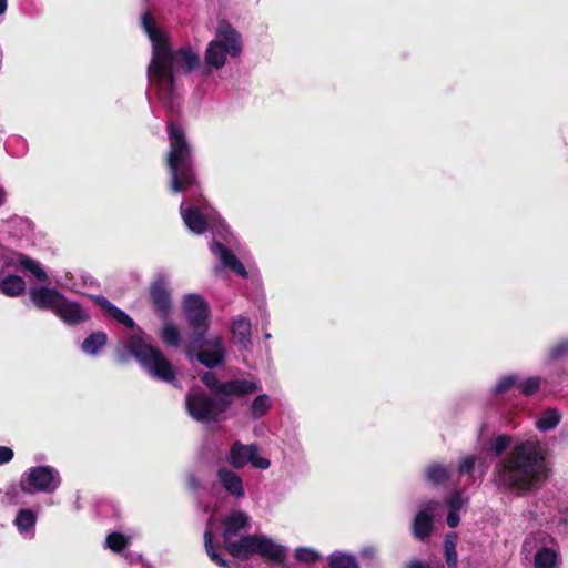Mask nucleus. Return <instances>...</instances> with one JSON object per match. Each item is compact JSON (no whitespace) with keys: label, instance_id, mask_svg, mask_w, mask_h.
Here are the masks:
<instances>
[{"label":"nucleus","instance_id":"2f4dec72","mask_svg":"<svg viewBox=\"0 0 568 568\" xmlns=\"http://www.w3.org/2000/svg\"><path fill=\"white\" fill-rule=\"evenodd\" d=\"M270 407H271V398L267 395L263 394V395L257 396L251 405V413H252L253 418L262 417L263 415L266 414V412L270 409Z\"/></svg>","mask_w":568,"mask_h":568},{"label":"nucleus","instance_id":"f8f14e48","mask_svg":"<svg viewBox=\"0 0 568 568\" xmlns=\"http://www.w3.org/2000/svg\"><path fill=\"white\" fill-rule=\"evenodd\" d=\"M257 453L258 449L256 445H244L236 440L231 447L227 462L235 469L243 468L247 464H251L254 468L267 469L271 465L270 460L260 457Z\"/></svg>","mask_w":568,"mask_h":568},{"label":"nucleus","instance_id":"c9c22d12","mask_svg":"<svg viewBox=\"0 0 568 568\" xmlns=\"http://www.w3.org/2000/svg\"><path fill=\"white\" fill-rule=\"evenodd\" d=\"M539 385L540 379L538 377H530L523 382L521 384H519L518 388L524 395L529 396L537 392Z\"/></svg>","mask_w":568,"mask_h":568},{"label":"nucleus","instance_id":"603ef678","mask_svg":"<svg viewBox=\"0 0 568 568\" xmlns=\"http://www.w3.org/2000/svg\"><path fill=\"white\" fill-rule=\"evenodd\" d=\"M264 336H265V338H270L271 334L266 333Z\"/></svg>","mask_w":568,"mask_h":568},{"label":"nucleus","instance_id":"58836bf2","mask_svg":"<svg viewBox=\"0 0 568 568\" xmlns=\"http://www.w3.org/2000/svg\"><path fill=\"white\" fill-rule=\"evenodd\" d=\"M446 504L449 509L459 511L466 504V500L462 497L459 491H456L446 499Z\"/></svg>","mask_w":568,"mask_h":568},{"label":"nucleus","instance_id":"bb28decb","mask_svg":"<svg viewBox=\"0 0 568 568\" xmlns=\"http://www.w3.org/2000/svg\"><path fill=\"white\" fill-rule=\"evenodd\" d=\"M160 336L163 343L168 346L176 347L180 344V332L178 327L168 320V317H164V324Z\"/></svg>","mask_w":568,"mask_h":568},{"label":"nucleus","instance_id":"f257e3e1","mask_svg":"<svg viewBox=\"0 0 568 568\" xmlns=\"http://www.w3.org/2000/svg\"><path fill=\"white\" fill-rule=\"evenodd\" d=\"M141 27L152 42V60L148 69L150 83L155 87L159 98L174 108L175 73L192 72L200 65L199 54L190 47L172 51L166 34L158 27L150 12L141 17Z\"/></svg>","mask_w":568,"mask_h":568},{"label":"nucleus","instance_id":"09e8293b","mask_svg":"<svg viewBox=\"0 0 568 568\" xmlns=\"http://www.w3.org/2000/svg\"><path fill=\"white\" fill-rule=\"evenodd\" d=\"M6 201V193L3 190H0V206L4 203Z\"/></svg>","mask_w":568,"mask_h":568},{"label":"nucleus","instance_id":"4468645a","mask_svg":"<svg viewBox=\"0 0 568 568\" xmlns=\"http://www.w3.org/2000/svg\"><path fill=\"white\" fill-rule=\"evenodd\" d=\"M250 526V517L247 514L235 510L226 515L223 519V540L225 547L230 542H235L240 537V532Z\"/></svg>","mask_w":568,"mask_h":568},{"label":"nucleus","instance_id":"4c0bfd02","mask_svg":"<svg viewBox=\"0 0 568 568\" xmlns=\"http://www.w3.org/2000/svg\"><path fill=\"white\" fill-rule=\"evenodd\" d=\"M475 463H476L475 456H467V457L463 458L459 464V467H458L459 475L460 476L470 475L471 470L474 469Z\"/></svg>","mask_w":568,"mask_h":568},{"label":"nucleus","instance_id":"a878e982","mask_svg":"<svg viewBox=\"0 0 568 568\" xmlns=\"http://www.w3.org/2000/svg\"><path fill=\"white\" fill-rule=\"evenodd\" d=\"M560 414L557 409H547L536 422V426L541 432L554 429L560 422Z\"/></svg>","mask_w":568,"mask_h":568},{"label":"nucleus","instance_id":"de8ad7c7","mask_svg":"<svg viewBox=\"0 0 568 568\" xmlns=\"http://www.w3.org/2000/svg\"><path fill=\"white\" fill-rule=\"evenodd\" d=\"M7 9V0H0V14H2Z\"/></svg>","mask_w":568,"mask_h":568},{"label":"nucleus","instance_id":"c85d7f7f","mask_svg":"<svg viewBox=\"0 0 568 568\" xmlns=\"http://www.w3.org/2000/svg\"><path fill=\"white\" fill-rule=\"evenodd\" d=\"M426 477L434 484H443L449 479L450 470L446 466L434 464L427 468Z\"/></svg>","mask_w":568,"mask_h":568},{"label":"nucleus","instance_id":"6e6552de","mask_svg":"<svg viewBox=\"0 0 568 568\" xmlns=\"http://www.w3.org/2000/svg\"><path fill=\"white\" fill-rule=\"evenodd\" d=\"M242 51L240 33L226 21H221L216 29L215 39L205 50V62L209 67L221 69L226 62L227 55L236 58Z\"/></svg>","mask_w":568,"mask_h":568},{"label":"nucleus","instance_id":"5701e85b","mask_svg":"<svg viewBox=\"0 0 568 568\" xmlns=\"http://www.w3.org/2000/svg\"><path fill=\"white\" fill-rule=\"evenodd\" d=\"M0 288L8 296H19L26 291V282L18 275H9L1 281Z\"/></svg>","mask_w":568,"mask_h":568},{"label":"nucleus","instance_id":"ea45409f","mask_svg":"<svg viewBox=\"0 0 568 568\" xmlns=\"http://www.w3.org/2000/svg\"><path fill=\"white\" fill-rule=\"evenodd\" d=\"M549 356L552 359H559V358L568 356V342L564 341V342H560L559 344H557L556 346H554L550 349Z\"/></svg>","mask_w":568,"mask_h":568},{"label":"nucleus","instance_id":"dca6fc26","mask_svg":"<svg viewBox=\"0 0 568 568\" xmlns=\"http://www.w3.org/2000/svg\"><path fill=\"white\" fill-rule=\"evenodd\" d=\"M32 303L40 310H50L55 313L60 302L63 300V294L54 288L45 286L32 287L29 291Z\"/></svg>","mask_w":568,"mask_h":568},{"label":"nucleus","instance_id":"ddd939ff","mask_svg":"<svg viewBox=\"0 0 568 568\" xmlns=\"http://www.w3.org/2000/svg\"><path fill=\"white\" fill-rule=\"evenodd\" d=\"M437 501H426L422 505L419 511L414 518L413 535L419 539L425 540L433 531L434 517L439 508Z\"/></svg>","mask_w":568,"mask_h":568},{"label":"nucleus","instance_id":"412c9836","mask_svg":"<svg viewBox=\"0 0 568 568\" xmlns=\"http://www.w3.org/2000/svg\"><path fill=\"white\" fill-rule=\"evenodd\" d=\"M232 335L241 348H247L251 345V322L242 316L233 320Z\"/></svg>","mask_w":568,"mask_h":568},{"label":"nucleus","instance_id":"c03bdc74","mask_svg":"<svg viewBox=\"0 0 568 568\" xmlns=\"http://www.w3.org/2000/svg\"><path fill=\"white\" fill-rule=\"evenodd\" d=\"M93 301L100 305L103 310H105L108 313L115 306L112 304L108 298H105L102 295H95L92 296Z\"/></svg>","mask_w":568,"mask_h":568},{"label":"nucleus","instance_id":"20e7f679","mask_svg":"<svg viewBox=\"0 0 568 568\" xmlns=\"http://www.w3.org/2000/svg\"><path fill=\"white\" fill-rule=\"evenodd\" d=\"M261 389L257 381L253 379H230L219 386L221 398L215 399L204 393H192L186 395V409L192 418L199 422H211L225 412L232 403V396H245Z\"/></svg>","mask_w":568,"mask_h":568},{"label":"nucleus","instance_id":"f704fd0d","mask_svg":"<svg viewBox=\"0 0 568 568\" xmlns=\"http://www.w3.org/2000/svg\"><path fill=\"white\" fill-rule=\"evenodd\" d=\"M511 437L507 435H500L496 437L490 446V450H493L497 456L501 455L508 447H510Z\"/></svg>","mask_w":568,"mask_h":568},{"label":"nucleus","instance_id":"9b49d317","mask_svg":"<svg viewBox=\"0 0 568 568\" xmlns=\"http://www.w3.org/2000/svg\"><path fill=\"white\" fill-rule=\"evenodd\" d=\"M536 548L534 555L535 568H555L559 564V545L550 535L539 531L524 542L525 549Z\"/></svg>","mask_w":568,"mask_h":568},{"label":"nucleus","instance_id":"a211bd4d","mask_svg":"<svg viewBox=\"0 0 568 568\" xmlns=\"http://www.w3.org/2000/svg\"><path fill=\"white\" fill-rule=\"evenodd\" d=\"M151 300L158 311V313L162 317H168L171 301H170V292L165 287V281L163 277L158 278L151 286L150 290Z\"/></svg>","mask_w":568,"mask_h":568},{"label":"nucleus","instance_id":"f3484780","mask_svg":"<svg viewBox=\"0 0 568 568\" xmlns=\"http://www.w3.org/2000/svg\"><path fill=\"white\" fill-rule=\"evenodd\" d=\"M54 314L68 325H78L89 317L78 303L67 300L65 296H63Z\"/></svg>","mask_w":568,"mask_h":568},{"label":"nucleus","instance_id":"aec40b11","mask_svg":"<svg viewBox=\"0 0 568 568\" xmlns=\"http://www.w3.org/2000/svg\"><path fill=\"white\" fill-rule=\"evenodd\" d=\"M14 526L19 534L26 539L34 537V528L37 524V515L30 509H20L14 518Z\"/></svg>","mask_w":568,"mask_h":568},{"label":"nucleus","instance_id":"393cba45","mask_svg":"<svg viewBox=\"0 0 568 568\" xmlns=\"http://www.w3.org/2000/svg\"><path fill=\"white\" fill-rule=\"evenodd\" d=\"M456 544L457 535L455 532L447 534L444 541V552L448 568H457L458 566Z\"/></svg>","mask_w":568,"mask_h":568},{"label":"nucleus","instance_id":"b1692460","mask_svg":"<svg viewBox=\"0 0 568 568\" xmlns=\"http://www.w3.org/2000/svg\"><path fill=\"white\" fill-rule=\"evenodd\" d=\"M106 344V334L95 332L90 334L81 345L82 351L89 355H95Z\"/></svg>","mask_w":568,"mask_h":568},{"label":"nucleus","instance_id":"c756f323","mask_svg":"<svg viewBox=\"0 0 568 568\" xmlns=\"http://www.w3.org/2000/svg\"><path fill=\"white\" fill-rule=\"evenodd\" d=\"M331 568H358L355 557L343 554L334 552L329 556Z\"/></svg>","mask_w":568,"mask_h":568},{"label":"nucleus","instance_id":"7ed1b4c3","mask_svg":"<svg viewBox=\"0 0 568 568\" xmlns=\"http://www.w3.org/2000/svg\"><path fill=\"white\" fill-rule=\"evenodd\" d=\"M183 311L189 327L192 329L185 345L186 355L206 367H216L224 362L225 345L220 335L206 336L209 329L210 307L199 294H187L183 298Z\"/></svg>","mask_w":568,"mask_h":568},{"label":"nucleus","instance_id":"423d86ee","mask_svg":"<svg viewBox=\"0 0 568 568\" xmlns=\"http://www.w3.org/2000/svg\"><path fill=\"white\" fill-rule=\"evenodd\" d=\"M125 348L152 377L168 383L174 382L175 371L171 362L160 349L146 344L141 336L132 335Z\"/></svg>","mask_w":568,"mask_h":568},{"label":"nucleus","instance_id":"9d476101","mask_svg":"<svg viewBox=\"0 0 568 568\" xmlns=\"http://www.w3.org/2000/svg\"><path fill=\"white\" fill-rule=\"evenodd\" d=\"M61 484L57 469L50 466H37L22 475L20 487L24 493H53Z\"/></svg>","mask_w":568,"mask_h":568},{"label":"nucleus","instance_id":"7c9ffc66","mask_svg":"<svg viewBox=\"0 0 568 568\" xmlns=\"http://www.w3.org/2000/svg\"><path fill=\"white\" fill-rule=\"evenodd\" d=\"M19 264L23 266L26 270H28L34 277L41 282L47 281L48 276L47 273L43 271V268L40 266V264L27 256H19L18 260Z\"/></svg>","mask_w":568,"mask_h":568},{"label":"nucleus","instance_id":"8fccbe9b","mask_svg":"<svg viewBox=\"0 0 568 568\" xmlns=\"http://www.w3.org/2000/svg\"><path fill=\"white\" fill-rule=\"evenodd\" d=\"M119 361H120V362H125V361H126V356L124 355V353H121V354L119 355Z\"/></svg>","mask_w":568,"mask_h":568},{"label":"nucleus","instance_id":"cd10ccee","mask_svg":"<svg viewBox=\"0 0 568 568\" xmlns=\"http://www.w3.org/2000/svg\"><path fill=\"white\" fill-rule=\"evenodd\" d=\"M132 536H125L120 532H111L105 538V547L114 552H120L131 542Z\"/></svg>","mask_w":568,"mask_h":568},{"label":"nucleus","instance_id":"79ce46f5","mask_svg":"<svg viewBox=\"0 0 568 568\" xmlns=\"http://www.w3.org/2000/svg\"><path fill=\"white\" fill-rule=\"evenodd\" d=\"M552 524L557 526L564 532L568 531V511H559L552 519Z\"/></svg>","mask_w":568,"mask_h":568},{"label":"nucleus","instance_id":"72a5a7b5","mask_svg":"<svg viewBox=\"0 0 568 568\" xmlns=\"http://www.w3.org/2000/svg\"><path fill=\"white\" fill-rule=\"evenodd\" d=\"M109 315L113 317L116 322L124 325L128 328H134L135 323L134 321L122 310L114 306L110 312Z\"/></svg>","mask_w":568,"mask_h":568},{"label":"nucleus","instance_id":"39448f33","mask_svg":"<svg viewBox=\"0 0 568 568\" xmlns=\"http://www.w3.org/2000/svg\"><path fill=\"white\" fill-rule=\"evenodd\" d=\"M168 136L170 142L168 168L171 175V190L173 192H184L196 184L191 148L183 130L175 123L168 125Z\"/></svg>","mask_w":568,"mask_h":568},{"label":"nucleus","instance_id":"6ab92c4d","mask_svg":"<svg viewBox=\"0 0 568 568\" xmlns=\"http://www.w3.org/2000/svg\"><path fill=\"white\" fill-rule=\"evenodd\" d=\"M211 251L220 258L221 263L241 275L242 277L247 276V272L244 265L239 261V258L223 244L217 241H213L210 245Z\"/></svg>","mask_w":568,"mask_h":568},{"label":"nucleus","instance_id":"4be33fe9","mask_svg":"<svg viewBox=\"0 0 568 568\" xmlns=\"http://www.w3.org/2000/svg\"><path fill=\"white\" fill-rule=\"evenodd\" d=\"M213 519L210 518L206 525V529L204 531V547L207 556L212 561H214L217 566L223 568H231L225 559H223L215 550L213 545Z\"/></svg>","mask_w":568,"mask_h":568},{"label":"nucleus","instance_id":"473e14b6","mask_svg":"<svg viewBox=\"0 0 568 568\" xmlns=\"http://www.w3.org/2000/svg\"><path fill=\"white\" fill-rule=\"evenodd\" d=\"M320 554L312 548L300 547L295 550V558L302 562H315L320 559Z\"/></svg>","mask_w":568,"mask_h":568},{"label":"nucleus","instance_id":"2eb2a0df","mask_svg":"<svg viewBox=\"0 0 568 568\" xmlns=\"http://www.w3.org/2000/svg\"><path fill=\"white\" fill-rule=\"evenodd\" d=\"M216 478L223 490L235 499L245 497V488L242 477L232 469L222 467L216 471Z\"/></svg>","mask_w":568,"mask_h":568},{"label":"nucleus","instance_id":"0eeeda50","mask_svg":"<svg viewBox=\"0 0 568 568\" xmlns=\"http://www.w3.org/2000/svg\"><path fill=\"white\" fill-rule=\"evenodd\" d=\"M225 548L231 556L242 560L260 555L278 564L285 560L287 554L286 547L276 544L265 535H244Z\"/></svg>","mask_w":568,"mask_h":568},{"label":"nucleus","instance_id":"1a4fd4ad","mask_svg":"<svg viewBox=\"0 0 568 568\" xmlns=\"http://www.w3.org/2000/svg\"><path fill=\"white\" fill-rule=\"evenodd\" d=\"M180 212L183 222L191 232L202 234L210 227L215 235L231 243L227 237L229 229L215 212L203 213L197 207L189 205L186 202L181 203Z\"/></svg>","mask_w":568,"mask_h":568},{"label":"nucleus","instance_id":"a19ab883","mask_svg":"<svg viewBox=\"0 0 568 568\" xmlns=\"http://www.w3.org/2000/svg\"><path fill=\"white\" fill-rule=\"evenodd\" d=\"M515 383H516V378H515V376H511V375H510V376H506V377L501 378V379L497 383V385H496V387H495V392H496L497 394L505 393V392H507L509 388H511V387L515 385Z\"/></svg>","mask_w":568,"mask_h":568},{"label":"nucleus","instance_id":"3c124183","mask_svg":"<svg viewBox=\"0 0 568 568\" xmlns=\"http://www.w3.org/2000/svg\"><path fill=\"white\" fill-rule=\"evenodd\" d=\"M191 486H195V480H194V478H192V480H191Z\"/></svg>","mask_w":568,"mask_h":568},{"label":"nucleus","instance_id":"a18cd8bd","mask_svg":"<svg viewBox=\"0 0 568 568\" xmlns=\"http://www.w3.org/2000/svg\"><path fill=\"white\" fill-rule=\"evenodd\" d=\"M460 521V518H459V511L455 510V509H449V513L447 515V525L452 528L458 526Z\"/></svg>","mask_w":568,"mask_h":568},{"label":"nucleus","instance_id":"e433bc0d","mask_svg":"<svg viewBox=\"0 0 568 568\" xmlns=\"http://www.w3.org/2000/svg\"><path fill=\"white\" fill-rule=\"evenodd\" d=\"M202 381L213 392L216 399L221 398L222 393H219L217 390H219V386L222 383H219L216 376L213 373H211V372L205 373L202 377Z\"/></svg>","mask_w":568,"mask_h":568},{"label":"nucleus","instance_id":"f03ea898","mask_svg":"<svg viewBox=\"0 0 568 568\" xmlns=\"http://www.w3.org/2000/svg\"><path fill=\"white\" fill-rule=\"evenodd\" d=\"M546 475L538 443L526 440L515 445L496 465L494 480L499 487L523 493L534 488Z\"/></svg>","mask_w":568,"mask_h":568},{"label":"nucleus","instance_id":"37998d69","mask_svg":"<svg viewBox=\"0 0 568 568\" xmlns=\"http://www.w3.org/2000/svg\"><path fill=\"white\" fill-rule=\"evenodd\" d=\"M13 458V450L7 446H0V465L9 463Z\"/></svg>","mask_w":568,"mask_h":568},{"label":"nucleus","instance_id":"49530a36","mask_svg":"<svg viewBox=\"0 0 568 568\" xmlns=\"http://www.w3.org/2000/svg\"><path fill=\"white\" fill-rule=\"evenodd\" d=\"M69 280H71L69 277V273L65 274V278L61 277V276H58L55 277V282L60 285H63V286H69Z\"/></svg>","mask_w":568,"mask_h":568}]
</instances>
